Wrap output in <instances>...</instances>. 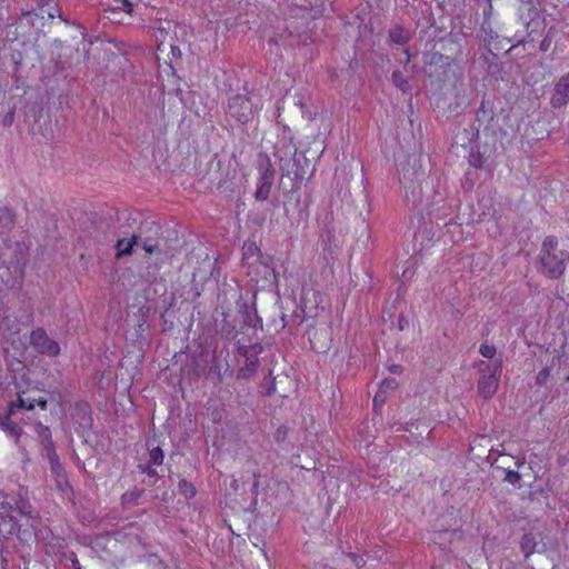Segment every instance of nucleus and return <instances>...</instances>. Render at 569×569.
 <instances>
[{"mask_svg":"<svg viewBox=\"0 0 569 569\" xmlns=\"http://www.w3.org/2000/svg\"><path fill=\"white\" fill-rule=\"evenodd\" d=\"M540 271L551 279L560 278L569 261V251L559 249L556 237H547L539 253Z\"/></svg>","mask_w":569,"mask_h":569,"instance_id":"f257e3e1","label":"nucleus"},{"mask_svg":"<svg viewBox=\"0 0 569 569\" xmlns=\"http://www.w3.org/2000/svg\"><path fill=\"white\" fill-rule=\"evenodd\" d=\"M274 156L283 176H293L296 180H303L308 173L310 161L303 154H297L296 147L290 142H283L276 147Z\"/></svg>","mask_w":569,"mask_h":569,"instance_id":"f03ea898","label":"nucleus"},{"mask_svg":"<svg viewBox=\"0 0 569 569\" xmlns=\"http://www.w3.org/2000/svg\"><path fill=\"white\" fill-rule=\"evenodd\" d=\"M479 371L478 392L483 399H490L498 389L500 373L502 370V359L493 361L480 360L477 362Z\"/></svg>","mask_w":569,"mask_h":569,"instance_id":"7ed1b4c3","label":"nucleus"},{"mask_svg":"<svg viewBox=\"0 0 569 569\" xmlns=\"http://www.w3.org/2000/svg\"><path fill=\"white\" fill-rule=\"evenodd\" d=\"M256 168L259 177L257 180L254 198L257 201H266L269 198L273 186L276 170L270 157L266 152L258 153Z\"/></svg>","mask_w":569,"mask_h":569,"instance_id":"20e7f679","label":"nucleus"},{"mask_svg":"<svg viewBox=\"0 0 569 569\" xmlns=\"http://www.w3.org/2000/svg\"><path fill=\"white\" fill-rule=\"evenodd\" d=\"M228 113L237 121L246 123L253 117V104L249 98L236 94L228 101Z\"/></svg>","mask_w":569,"mask_h":569,"instance_id":"39448f33","label":"nucleus"},{"mask_svg":"<svg viewBox=\"0 0 569 569\" xmlns=\"http://www.w3.org/2000/svg\"><path fill=\"white\" fill-rule=\"evenodd\" d=\"M160 227L156 222H144L139 229L138 244H141L147 253H153L159 250L157 236Z\"/></svg>","mask_w":569,"mask_h":569,"instance_id":"423d86ee","label":"nucleus"},{"mask_svg":"<svg viewBox=\"0 0 569 569\" xmlns=\"http://www.w3.org/2000/svg\"><path fill=\"white\" fill-rule=\"evenodd\" d=\"M30 343L39 352L44 353L49 357H54L60 352V347L58 342L51 340L47 332L41 328H38L31 332Z\"/></svg>","mask_w":569,"mask_h":569,"instance_id":"0eeeda50","label":"nucleus"},{"mask_svg":"<svg viewBox=\"0 0 569 569\" xmlns=\"http://www.w3.org/2000/svg\"><path fill=\"white\" fill-rule=\"evenodd\" d=\"M11 509L12 505L3 503L0 510V536L3 538L18 535L20 531V523Z\"/></svg>","mask_w":569,"mask_h":569,"instance_id":"6e6552de","label":"nucleus"},{"mask_svg":"<svg viewBox=\"0 0 569 569\" xmlns=\"http://www.w3.org/2000/svg\"><path fill=\"white\" fill-rule=\"evenodd\" d=\"M569 102V72L562 76L555 86L550 98V104L553 108H562Z\"/></svg>","mask_w":569,"mask_h":569,"instance_id":"1a4fd4ad","label":"nucleus"},{"mask_svg":"<svg viewBox=\"0 0 569 569\" xmlns=\"http://www.w3.org/2000/svg\"><path fill=\"white\" fill-rule=\"evenodd\" d=\"M51 476L56 482L57 489L62 493H69L71 491V486L67 478V473L60 462H56L50 465Z\"/></svg>","mask_w":569,"mask_h":569,"instance_id":"9d476101","label":"nucleus"},{"mask_svg":"<svg viewBox=\"0 0 569 569\" xmlns=\"http://www.w3.org/2000/svg\"><path fill=\"white\" fill-rule=\"evenodd\" d=\"M11 511L13 515L19 513L21 517H26L27 521L37 518L32 506L29 503L28 500H24L22 498L16 501L14 506H12Z\"/></svg>","mask_w":569,"mask_h":569,"instance_id":"9b49d317","label":"nucleus"},{"mask_svg":"<svg viewBox=\"0 0 569 569\" xmlns=\"http://www.w3.org/2000/svg\"><path fill=\"white\" fill-rule=\"evenodd\" d=\"M389 39L392 43L406 46L410 40V33L400 26H396L389 31Z\"/></svg>","mask_w":569,"mask_h":569,"instance_id":"f8f14e48","label":"nucleus"},{"mask_svg":"<svg viewBox=\"0 0 569 569\" xmlns=\"http://www.w3.org/2000/svg\"><path fill=\"white\" fill-rule=\"evenodd\" d=\"M138 246V237L137 234H132L130 239H120L117 241V257H123L131 254L132 247Z\"/></svg>","mask_w":569,"mask_h":569,"instance_id":"ddd939ff","label":"nucleus"},{"mask_svg":"<svg viewBox=\"0 0 569 569\" xmlns=\"http://www.w3.org/2000/svg\"><path fill=\"white\" fill-rule=\"evenodd\" d=\"M143 492L144 490L140 488H133L132 490L126 491L121 496V505L126 508L137 506Z\"/></svg>","mask_w":569,"mask_h":569,"instance_id":"4468645a","label":"nucleus"},{"mask_svg":"<svg viewBox=\"0 0 569 569\" xmlns=\"http://www.w3.org/2000/svg\"><path fill=\"white\" fill-rule=\"evenodd\" d=\"M258 365L257 351H253L252 353L247 352L246 363L244 367L240 369L239 376L247 378L257 370Z\"/></svg>","mask_w":569,"mask_h":569,"instance_id":"2eb2a0df","label":"nucleus"},{"mask_svg":"<svg viewBox=\"0 0 569 569\" xmlns=\"http://www.w3.org/2000/svg\"><path fill=\"white\" fill-rule=\"evenodd\" d=\"M537 547L536 538L532 533H525L520 541V549L526 558L530 557Z\"/></svg>","mask_w":569,"mask_h":569,"instance_id":"dca6fc26","label":"nucleus"},{"mask_svg":"<svg viewBox=\"0 0 569 569\" xmlns=\"http://www.w3.org/2000/svg\"><path fill=\"white\" fill-rule=\"evenodd\" d=\"M36 399L24 398L23 393L18 395L17 402H12L9 407L10 415H16L19 409L32 410Z\"/></svg>","mask_w":569,"mask_h":569,"instance_id":"f3484780","label":"nucleus"},{"mask_svg":"<svg viewBox=\"0 0 569 569\" xmlns=\"http://www.w3.org/2000/svg\"><path fill=\"white\" fill-rule=\"evenodd\" d=\"M10 416L11 415L9 413L8 416L0 418V429L9 432V435L14 438H19L21 429L17 423L11 421Z\"/></svg>","mask_w":569,"mask_h":569,"instance_id":"a211bd4d","label":"nucleus"},{"mask_svg":"<svg viewBox=\"0 0 569 569\" xmlns=\"http://www.w3.org/2000/svg\"><path fill=\"white\" fill-rule=\"evenodd\" d=\"M14 223V214L12 210L0 206V228L9 230Z\"/></svg>","mask_w":569,"mask_h":569,"instance_id":"6ab92c4d","label":"nucleus"},{"mask_svg":"<svg viewBox=\"0 0 569 569\" xmlns=\"http://www.w3.org/2000/svg\"><path fill=\"white\" fill-rule=\"evenodd\" d=\"M42 445V457L47 458L50 465L60 462L59 457L56 452L53 441L43 442Z\"/></svg>","mask_w":569,"mask_h":569,"instance_id":"aec40b11","label":"nucleus"},{"mask_svg":"<svg viewBox=\"0 0 569 569\" xmlns=\"http://www.w3.org/2000/svg\"><path fill=\"white\" fill-rule=\"evenodd\" d=\"M391 79H392L393 84L398 89H400L402 92H407L410 90L409 82H408L407 78L402 74L401 71H399V70L393 71Z\"/></svg>","mask_w":569,"mask_h":569,"instance_id":"412c9836","label":"nucleus"},{"mask_svg":"<svg viewBox=\"0 0 569 569\" xmlns=\"http://www.w3.org/2000/svg\"><path fill=\"white\" fill-rule=\"evenodd\" d=\"M242 315H243V319H244V323L247 326H250V327H256L257 323H256V315H252V312L250 311L248 305L246 302H242L240 305V310H239Z\"/></svg>","mask_w":569,"mask_h":569,"instance_id":"4be33fe9","label":"nucleus"},{"mask_svg":"<svg viewBox=\"0 0 569 569\" xmlns=\"http://www.w3.org/2000/svg\"><path fill=\"white\" fill-rule=\"evenodd\" d=\"M36 432L41 440V443L52 441V436L49 427L38 422L36 425Z\"/></svg>","mask_w":569,"mask_h":569,"instance_id":"5701e85b","label":"nucleus"},{"mask_svg":"<svg viewBox=\"0 0 569 569\" xmlns=\"http://www.w3.org/2000/svg\"><path fill=\"white\" fill-rule=\"evenodd\" d=\"M163 459H164V453H163L162 449H160L159 447H156L150 450V459H149L150 465L160 466V465H162Z\"/></svg>","mask_w":569,"mask_h":569,"instance_id":"b1692460","label":"nucleus"},{"mask_svg":"<svg viewBox=\"0 0 569 569\" xmlns=\"http://www.w3.org/2000/svg\"><path fill=\"white\" fill-rule=\"evenodd\" d=\"M479 353L487 359L493 361L497 353V348L493 345L482 343L479 348Z\"/></svg>","mask_w":569,"mask_h":569,"instance_id":"393cba45","label":"nucleus"},{"mask_svg":"<svg viewBox=\"0 0 569 569\" xmlns=\"http://www.w3.org/2000/svg\"><path fill=\"white\" fill-rule=\"evenodd\" d=\"M116 2L114 9L123 10L131 14L133 11V4L129 0H113Z\"/></svg>","mask_w":569,"mask_h":569,"instance_id":"a878e982","label":"nucleus"},{"mask_svg":"<svg viewBox=\"0 0 569 569\" xmlns=\"http://www.w3.org/2000/svg\"><path fill=\"white\" fill-rule=\"evenodd\" d=\"M179 488L186 497L191 498L196 495V490H194L193 486L186 480H181L179 482Z\"/></svg>","mask_w":569,"mask_h":569,"instance_id":"bb28decb","label":"nucleus"},{"mask_svg":"<svg viewBox=\"0 0 569 569\" xmlns=\"http://www.w3.org/2000/svg\"><path fill=\"white\" fill-rule=\"evenodd\" d=\"M398 383L396 381V379L393 378H389V379H385L381 385H380V388L381 390H385L386 393L389 396V393L391 391H393L396 388H397Z\"/></svg>","mask_w":569,"mask_h":569,"instance_id":"cd10ccee","label":"nucleus"},{"mask_svg":"<svg viewBox=\"0 0 569 569\" xmlns=\"http://www.w3.org/2000/svg\"><path fill=\"white\" fill-rule=\"evenodd\" d=\"M520 478L521 477H520L519 472L513 471V470H508V471H506V476H505L503 480L511 485H515L520 480Z\"/></svg>","mask_w":569,"mask_h":569,"instance_id":"c85d7f7f","label":"nucleus"},{"mask_svg":"<svg viewBox=\"0 0 569 569\" xmlns=\"http://www.w3.org/2000/svg\"><path fill=\"white\" fill-rule=\"evenodd\" d=\"M287 435H288V429L286 426H280L276 433H274V439L278 441V442H283L286 439H287Z\"/></svg>","mask_w":569,"mask_h":569,"instance_id":"c756f323","label":"nucleus"},{"mask_svg":"<svg viewBox=\"0 0 569 569\" xmlns=\"http://www.w3.org/2000/svg\"><path fill=\"white\" fill-rule=\"evenodd\" d=\"M388 398V395L385 390L379 389L373 398L375 406L383 405Z\"/></svg>","mask_w":569,"mask_h":569,"instance_id":"7c9ffc66","label":"nucleus"},{"mask_svg":"<svg viewBox=\"0 0 569 569\" xmlns=\"http://www.w3.org/2000/svg\"><path fill=\"white\" fill-rule=\"evenodd\" d=\"M549 376H550V369L549 368H545V369L540 370L539 373L537 375V378H536L537 383L538 385H543L547 381V379L549 378Z\"/></svg>","mask_w":569,"mask_h":569,"instance_id":"2f4dec72","label":"nucleus"},{"mask_svg":"<svg viewBox=\"0 0 569 569\" xmlns=\"http://www.w3.org/2000/svg\"><path fill=\"white\" fill-rule=\"evenodd\" d=\"M551 41H552V40H551L550 34H549V33H547V34L545 36V38L542 39V41L540 42V46H539L540 51H542V52L548 51V50H549V48H550Z\"/></svg>","mask_w":569,"mask_h":569,"instance_id":"473e14b6","label":"nucleus"},{"mask_svg":"<svg viewBox=\"0 0 569 569\" xmlns=\"http://www.w3.org/2000/svg\"><path fill=\"white\" fill-rule=\"evenodd\" d=\"M139 468L143 473H147L151 478H158V472L156 469L151 468L150 466H142L140 465Z\"/></svg>","mask_w":569,"mask_h":569,"instance_id":"72a5a7b5","label":"nucleus"},{"mask_svg":"<svg viewBox=\"0 0 569 569\" xmlns=\"http://www.w3.org/2000/svg\"><path fill=\"white\" fill-rule=\"evenodd\" d=\"M402 52L405 54V58H403V60H400V63H403L405 67H406L410 62L411 56H410V52H409V50L407 48H405L402 50Z\"/></svg>","mask_w":569,"mask_h":569,"instance_id":"f704fd0d","label":"nucleus"},{"mask_svg":"<svg viewBox=\"0 0 569 569\" xmlns=\"http://www.w3.org/2000/svg\"><path fill=\"white\" fill-rule=\"evenodd\" d=\"M36 405L39 406L42 410H46L47 406H48V402H47L46 399L40 398V399H36L34 406Z\"/></svg>","mask_w":569,"mask_h":569,"instance_id":"c9c22d12","label":"nucleus"},{"mask_svg":"<svg viewBox=\"0 0 569 569\" xmlns=\"http://www.w3.org/2000/svg\"><path fill=\"white\" fill-rule=\"evenodd\" d=\"M49 18L53 19L56 17V13L58 14V17L60 19H62V14L60 13V11L58 9H54V10H48L47 11Z\"/></svg>","mask_w":569,"mask_h":569,"instance_id":"e433bc0d","label":"nucleus"},{"mask_svg":"<svg viewBox=\"0 0 569 569\" xmlns=\"http://www.w3.org/2000/svg\"><path fill=\"white\" fill-rule=\"evenodd\" d=\"M352 559H353V562L357 567H360V561H361V558H359L358 556L356 555H352Z\"/></svg>","mask_w":569,"mask_h":569,"instance_id":"4c0bfd02","label":"nucleus"},{"mask_svg":"<svg viewBox=\"0 0 569 569\" xmlns=\"http://www.w3.org/2000/svg\"><path fill=\"white\" fill-rule=\"evenodd\" d=\"M253 478H254L253 488H257L258 485H259V481H258L259 475L258 473H253Z\"/></svg>","mask_w":569,"mask_h":569,"instance_id":"58836bf2","label":"nucleus"},{"mask_svg":"<svg viewBox=\"0 0 569 569\" xmlns=\"http://www.w3.org/2000/svg\"><path fill=\"white\" fill-rule=\"evenodd\" d=\"M72 565H73V568H74V569H80V562H79V560H78V559H73V560H72Z\"/></svg>","mask_w":569,"mask_h":569,"instance_id":"ea45409f","label":"nucleus"},{"mask_svg":"<svg viewBox=\"0 0 569 569\" xmlns=\"http://www.w3.org/2000/svg\"><path fill=\"white\" fill-rule=\"evenodd\" d=\"M391 371L393 373H398V372H400V367L399 366H392Z\"/></svg>","mask_w":569,"mask_h":569,"instance_id":"a19ab883","label":"nucleus"},{"mask_svg":"<svg viewBox=\"0 0 569 569\" xmlns=\"http://www.w3.org/2000/svg\"><path fill=\"white\" fill-rule=\"evenodd\" d=\"M221 331H222V332H226L227 335H230V333L232 332V328H230V329H228V330H227V329H224V327H222V328H221Z\"/></svg>","mask_w":569,"mask_h":569,"instance_id":"79ce46f5","label":"nucleus"},{"mask_svg":"<svg viewBox=\"0 0 569 569\" xmlns=\"http://www.w3.org/2000/svg\"><path fill=\"white\" fill-rule=\"evenodd\" d=\"M171 50H172L173 54L180 52L179 49L177 47H174V46H171Z\"/></svg>","mask_w":569,"mask_h":569,"instance_id":"37998d69","label":"nucleus"},{"mask_svg":"<svg viewBox=\"0 0 569 569\" xmlns=\"http://www.w3.org/2000/svg\"><path fill=\"white\" fill-rule=\"evenodd\" d=\"M171 50H172L173 54L180 52L179 49L177 47H174V46H171Z\"/></svg>","mask_w":569,"mask_h":569,"instance_id":"c03bdc74","label":"nucleus"},{"mask_svg":"<svg viewBox=\"0 0 569 569\" xmlns=\"http://www.w3.org/2000/svg\"><path fill=\"white\" fill-rule=\"evenodd\" d=\"M488 1V7H489V10L492 8L491 6V0H487Z\"/></svg>","mask_w":569,"mask_h":569,"instance_id":"a18cd8bd","label":"nucleus"}]
</instances>
